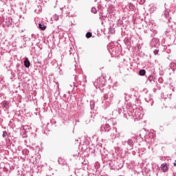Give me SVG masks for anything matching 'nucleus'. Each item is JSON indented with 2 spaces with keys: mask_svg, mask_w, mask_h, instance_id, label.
I'll return each mask as SVG.
<instances>
[{
  "mask_svg": "<svg viewBox=\"0 0 176 176\" xmlns=\"http://www.w3.org/2000/svg\"><path fill=\"white\" fill-rule=\"evenodd\" d=\"M130 113H128L129 116H132L135 120H141L144 118V113L139 109H131Z\"/></svg>",
  "mask_w": 176,
  "mask_h": 176,
  "instance_id": "f257e3e1",
  "label": "nucleus"
},
{
  "mask_svg": "<svg viewBox=\"0 0 176 176\" xmlns=\"http://www.w3.org/2000/svg\"><path fill=\"white\" fill-rule=\"evenodd\" d=\"M111 125L107 122V124H103L100 126V131L104 133H109L111 131Z\"/></svg>",
  "mask_w": 176,
  "mask_h": 176,
  "instance_id": "f03ea898",
  "label": "nucleus"
},
{
  "mask_svg": "<svg viewBox=\"0 0 176 176\" xmlns=\"http://www.w3.org/2000/svg\"><path fill=\"white\" fill-rule=\"evenodd\" d=\"M94 85L97 86H104V85H105V78H104V77H100L95 80Z\"/></svg>",
  "mask_w": 176,
  "mask_h": 176,
  "instance_id": "7ed1b4c3",
  "label": "nucleus"
},
{
  "mask_svg": "<svg viewBox=\"0 0 176 176\" xmlns=\"http://www.w3.org/2000/svg\"><path fill=\"white\" fill-rule=\"evenodd\" d=\"M113 92L109 91L108 94H105L104 96V100H109V101H112L113 100Z\"/></svg>",
  "mask_w": 176,
  "mask_h": 176,
  "instance_id": "20e7f679",
  "label": "nucleus"
},
{
  "mask_svg": "<svg viewBox=\"0 0 176 176\" xmlns=\"http://www.w3.org/2000/svg\"><path fill=\"white\" fill-rule=\"evenodd\" d=\"M145 101L148 102V105H151V107L153 105L154 101H153V98H152V96L148 95V96H146Z\"/></svg>",
  "mask_w": 176,
  "mask_h": 176,
  "instance_id": "39448f33",
  "label": "nucleus"
},
{
  "mask_svg": "<svg viewBox=\"0 0 176 176\" xmlns=\"http://www.w3.org/2000/svg\"><path fill=\"white\" fill-rule=\"evenodd\" d=\"M132 107H130L129 109H127L126 111H124L123 113H124V118H125V119H129L130 118H131V116H129V113H130V111H131Z\"/></svg>",
  "mask_w": 176,
  "mask_h": 176,
  "instance_id": "423d86ee",
  "label": "nucleus"
},
{
  "mask_svg": "<svg viewBox=\"0 0 176 176\" xmlns=\"http://www.w3.org/2000/svg\"><path fill=\"white\" fill-rule=\"evenodd\" d=\"M12 25L13 19H12V18H8L6 19V25H7V27H12Z\"/></svg>",
  "mask_w": 176,
  "mask_h": 176,
  "instance_id": "0eeeda50",
  "label": "nucleus"
},
{
  "mask_svg": "<svg viewBox=\"0 0 176 176\" xmlns=\"http://www.w3.org/2000/svg\"><path fill=\"white\" fill-rule=\"evenodd\" d=\"M24 65L25 68H30V67L31 66V62H30L28 58H25Z\"/></svg>",
  "mask_w": 176,
  "mask_h": 176,
  "instance_id": "6e6552de",
  "label": "nucleus"
},
{
  "mask_svg": "<svg viewBox=\"0 0 176 176\" xmlns=\"http://www.w3.org/2000/svg\"><path fill=\"white\" fill-rule=\"evenodd\" d=\"M107 123H109L110 125L112 124V126H116L118 122H116V120L111 118L107 120Z\"/></svg>",
  "mask_w": 176,
  "mask_h": 176,
  "instance_id": "1a4fd4ad",
  "label": "nucleus"
},
{
  "mask_svg": "<svg viewBox=\"0 0 176 176\" xmlns=\"http://www.w3.org/2000/svg\"><path fill=\"white\" fill-rule=\"evenodd\" d=\"M161 170L163 173H166L168 170V166H167V164H162L161 165Z\"/></svg>",
  "mask_w": 176,
  "mask_h": 176,
  "instance_id": "9d476101",
  "label": "nucleus"
},
{
  "mask_svg": "<svg viewBox=\"0 0 176 176\" xmlns=\"http://www.w3.org/2000/svg\"><path fill=\"white\" fill-rule=\"evenodd\" d=\"M110 137H111V138H112V140H115V139L119 138V137H120V133H118L115 134V133H111Z\"/></svg>",
  "mask_w": 176,
  "mask_h": 176,
  "instance_id": "9b49d317",
  "label": "nucleus"
},
{
  "mask_svg": "<svg viewBox=\"0 0 176 176\" xmlns=\"http://www.w3.org/2000/svg\"><path fill=\"white\" fill-rule=\"evenodd\" d=\"M108 34H109L110 35H112L113 34H115V28L110 26L109 28V32Z\"/></svg>",
  "mask_w": 176,
  "mask_h": 176,
  "instance_id": "f8f14e48",
  "label": "nucleus"
},
{
  "mask_svg": "<svg viewBox=\"0 0 176 176\" xmlns=\"http://www.w3.org/2000/svg\"><path fill=\"white\" fill-rule=\"evenodd\" d=\"M38 28L40 30H41L42 31H45V30H46V25H45L44 24H42V23H39Z\"/></svg>",
  "mask_w": 176,
  "mask_h": 176,
  "instance_id": "ddd939ff",
  "label": "nucleus"
},
{
  "mask_svg": "<svg viewBox=\"0 0 176 176\" xmlns=\"http://www.w3.org/2000/svg\"><path fill=\"white\" fill-rule=\"evenodd\" d=\"M145 74H146L145 69H140L139 71V75H140V76H144Z\"/></svg>",
  "mask_w": 176,
  "mask_h": 176,
  "instance_id": "4468645a",
  "label": "nucleus"
},
{
  "mask_svg": "<svg viewBox=\"0 0 176 176\" xmlns=\"http://www.w3.org/2000/svg\"><path fill=\"white\" fill-rule=\"evenodd\" d=\"M52 19H53V20H54L55 21H58V20H59L60 18H59L58 15L55 14V15L53 16Z\"/></svg>",
  "mask_w": 176,
  "mask_h": 176,
  "instance_id": "2eb2a0df",
  "label": "nucleus"
},
{
  "mask_svg": "<svg viewBox=\"0 0 176 176\" xmlns=\"http://www.w3.org/2000/svg\"><path fill=\"white\" fill-rule=\"evenodd\" d=\"M91 13H94V14H97V9L96 8V7H93V8L91 9Z\"/></svg>",
  "mask_w": 176,
  "mask_h": 176,
  "instance_id": "dca6fc26",
  "label": "nucleus"
},
{
  "mask_svg": "<svg viewBox=\"0 0 176 176\" xmlns=\"http://www.w3.org/2000/svg\"><path fill=\"white\" fill-rule=\"evenodd\" d=\"M175 66V63H170L169 65L170 69H173V71H174V69H175V68H174Z\"/></svg>",
  "mask_w": 176,
  "mask_h": 176,
  "instance_id": "f3484780",
  "label": "nucleus"
},
{
  "mask_svg": "<svg viewBox=\"0 0 176 176\" xmlns=\"http://www.w3.org/2000/svg\"><path fill=\"white\" fill-rule=\"evenodd\" d=\"M94 105H95L94 100H91V101H90L91 109H93V108H94Z\"/></svg>",
  "mask_w": 176,
  "mask_h": 176,
  "instance_id": "a211bd4d",
  "label": "nucleus"
},
{
  "mask_svg": "<svg viewBox=\"0 0 176 176\" xmlns=\"http://www.w3.org/2000/svg\"><path fill=\"white\" fill-rule=\"evenodd\" d=\"M127 144L128 145H129L130 146H131L133 145V140L131 139H129L128 141H127Z\"/></svg>",
  "mask_w": 176,
  "mask_h": 176,
  "instance_id": "6ab92c4d",
  "label": "nucleus"
},
{
  "mask_svg": "<svg viewBox=\"0 0 176 176\" xmlns=\"http://www.w3.org/2000/svg\"><path fill=\"white\" fill-rule=\"evenodd\" d=\"M91 32H88L87 34H86V38H91Z\"/></svg>",
  "mask_w": 176,
  "mask_h": 176,
  "instance_id": "aec40b11",
  "label": "nucleus"
},
{
  "mask_svg": "<svg viewBox=\"0 0 176 176\" xmlns=\"http://www.w3.org/2000/svg\"><path fill=\"white\" fill-rule=\"evenodd\" d=\"M6 135H8V132L6 131H4L2 135L3 138H5Z\"/></svg>",
  "mask_w": 176,
  "mask_h": 176,
  "instance_id": "412c9836",
  "label": "nucleus"
},
{
  "mask_svg": "<svg viewBox=\"0 0 176 176\" xmlns=\"http://www.w3.org/2000/svg\"><path fill=\"white\" fill-rule=\"evenodd\" d=\"M153 53L155 56L159 54V50H154Z\"/></svg>",
  "mask_w": 176,
  "mask_h": 176,
  "instance_id": "4be33fe9",
  "label": "nucleus"
},
{
  "mask_svg": "<svg viewBox=\"0 0 176 176\" xmlns=\"http://www.w3.org/2000/svg\"><path fill=\"white\" fill-rule=\"evenodd\" d=\"M143 93H144V94H148V89H144L143 90Z\"/></svg>",
  "mask_w": 176,
  "mask_h": 176,
  "instance_id": "5701e85b",
  "label": "nucleus"
},
{
  "mask_svg": "<svg viewBox=\"0 0 176 176\" xmlns=\"http://www.w3.org/2000/svg\"><path fill=\"white\" fill-rule=\"evenodd\" d=\"M23 41L24 42H27V41H30V38L27 39V37L25 36H23Z\"/></svg>",
  "mask_w": 176,
  "mask_h": 176,
  "instance_id": "b1692460",
  "label": "nucleus"
},
{
  "mask_svg": "<svg viewBox=\"0 0 176 176\" xmlns=\"http://www.w3.org/2000/svg\"><path fill=\"white\" fill-rule=\"evenodd\" d=\"M98 174H100V171H98V170H96L95 172V175H98Z\"/></svg>",
  "mask_w": 176,
  "mask_h": 176,
  "instance_id": "393cba45",
  "label": "nucleus"
},
{
  "mask_svg": "<svg viewBox=\"0 0 176 176\" xmlns=\"http://www.w3.org/2000/svg\"><path fill=\"white\" fill-rule=\"evenodd\" d=\"M104 17H105V16H101L100 17V20H104Z\"/></svg>",
  "mask_w": 176,
  "mask_h": 176,
  "instance_id": "a878e982",
  "label": "nucleus"
},
{
  "mask_svg": "<svg viewBox=\"0 0 176 176\" xmlns=\"http://www.w3.org/2000/svg\"><path fill=\"white\" fill-rule=\"evenodd\" d=\"M113 129H115L116 133H118V128H113Z\"/></svg>",
  "mask_w": 176,
  "mask_h": 176,
  "instance_id": "bb28decb",
  "label": "nucleus"
},
{
  "mask_svg": "<svg viewBox=\"0 0 176 176\" xmlns=\"http://www.w3.org/2000/svg\"><path fill=\"white\" fill-rule=\"evenodd\" d=\"M3 170H4V171H8V168H4Z\"/></svg>",
  "mask_w": 176,
  "mask_h": 176,
  "instance_id": "cd10ccee",
  "label": "nucleus"
},
{
  "mask_svg": "<svg viewBox=\"0 0 176 176\" xmlns=\"http://www.w3.org/2000/svg\"><path fill=\"white\" fill-rule=\"evenodd\" d=\"M173 165H174L175 166H176V160L175 161Z\"/></svg>",
  "mask_w": 176,
  "mask_h": 176,
  "instance_id": "c85d7f7f",
  "label": "nucleus"
},
{
  "mask_svg": "<svg viewBox=\"0 0 176 176\" xmlns=\"http://www.w3.org/2000/svg\"><path fill=\"white\" fill-rule=\"evenodd\" d=\"M174 108H175V109H176V104H175Z\"/></svg>",
  "mask_w": 176,
  "mask_h": 176,
  "instance_id": "c756f323",
  "label": "nucleus"
},
{
  "mask_svg": "<svg viewBox=\"0 0 176 176\" xmlns=\"http://www.w3.org/2000/svg\"><path fill=\"white\" fill-rule=\"evenodd\" d=\"M23 47H25V44L23 45Z\"/></svg>",
  "mask_w": 176,
  "mask_h": 176,
  "instance_id": "7c9ffc66",
  "label": "nucleus"
},
{
  "mask_svg": "<svg viewBox=\"0 0 176 176\" xmlns=\"http://www.w3.org/2000/svg\"><path fill=\"white\" fill-rule=\"evenodd\" d=\"M21 32H24V30H21Z\"/></svg>",
  "mask_w": 176,
  "mask_h": 176,
  "instance_id": "2f4dec72",
  "label": "nucleus"
},
{
  "mask_svg": "<svg viewBox=\"0 0 176 176\" xmlns=\"http://www.w3.org/2000/svg\"><path fill=\"white\" fill-rule=\"evenodd\" d=\"M113 112H116V111H114Z\"/></svg>",
  "mask_w": 176,
  "mask_h": 176,
  "instance_id": "473e14b6",
  "label": "nucleus"
}]
</instances>
